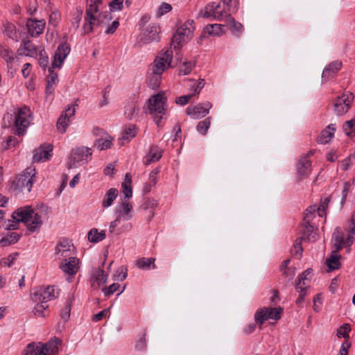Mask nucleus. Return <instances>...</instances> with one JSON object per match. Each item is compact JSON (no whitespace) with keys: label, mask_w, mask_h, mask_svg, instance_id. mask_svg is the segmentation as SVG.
<instances>
[{"label":"nucleus","mask_w":355,"mask_h":355,"mask_svg":"<svg viewBox=\"0 0 355 355\" xmlns=\"http://www.w3.org/2000/svg\"><path fill=\"white\" fill-rule=\"evenodd\" d=\"M124 0H87V8L83 25L85 33L93 31L95 26L107 24L111 19L110 12L121 11Z\"/></svg>","instance_id":"obj_1"},{"label":"nucleus","mask_w":355,"mask_h":355,"mask_svg":"<svg viewBox=\"0 0 355 355\" xmlns=\"http://www.w3.org/2000/svg\"><path fill=\"white\" fill-rule=\"evenodd\" d=\"M168 111L167 98L164 93L159 92L148 98L146 113L150 115L158 127L164 126Z\"/></svg>","instance_id":"obj_2"},{"label":"nucleus","mask_w":355,"mask_h":355,"mask_svg":"<svg viewBox=\"0 0 355 355\" xmlns=\"http://www.w3.org/2000/svg\"><path fill=\"white\" fill-rule=\"evenodd\" d=\"M12 218L17 223H24L27 230L31 233L38 231L43 224L41 215L31 206L18 208L12 214Z\"/></svg>","instance_id":"obj_3"},{"label":"nucleus","mask_w":355,"mask_h":355,"mask_svg":"<svg viewBox=\"0 0 355 355\" xmlns=\"http://www.w3.org/2000/svg\"><path fill=\"white\" fill-rule=\"evenodd\" d=\"M33 119V113L27 106H23L17 109L14 121L15 135L24 136L31 125Z\"/></svg>","instance_id":"obj_4"},{"label":"nucleus","mask_w":355,"mask_h":355,"mask_svg":"<svg viewBox=\"0 0 355 355\" xmlns=\"http://www.w3.org/2000/svg\"><path fill=\"white\" fill-rule=\"evenodd\" d=\"M18 55H15V52L4 44H0V57L4 60L6 64L8 73L10 77H14L16 74L19 64V58Z\"/></svg>","instance_id":"obj_5"},{"label":"nucleus","mask_w":355,"mask_h":355,"mask_svg":"<svg viewBox=\"0 0 355 355\" xmlns=\"http://www.w3.org/2000/svg\"><path fill=\"white\" fill-rule=\"evenodd\" d=\"M173 58V51L171 49L162 50L155 59L152 71L154 74L161 75L170 66Z\"/></svg>","instance_id":"obj_6"},{"label":"nucleus","mask_w":355,"mask_h":355,"mask_svg":"<svg viewBox=\"0 0 355 355\" xmlns=\"http://www.w3.org/2000/svg\"><path fill=\"white\" fill-rule=\"evenodd\" d=\"M354 95L351 92H345L338 96L334 102V111L337 116L345 114L351 108Z\"/></svg>","instance_id":"obj_7"},{"label":"nucleus","mask_w":355,"mask_h":355,"mask_svg":"<svg viewBox=\"0 0 355 355\" xmlns=\"http://www.w3.org/2000/svg\"><path fill=\"white\" fill-rule=\"evenodd\" d=\"M92 156V150L85 146L73 148L70 156V162L73 167L87 164Z\"/></svg>","instance_id":"obj_8"},{"label":"nucleus","mask_w":355,"mask_h":355,"mask_svg":"<svg viewBox=\"0 0 355 355\" xmlns=\"http://www.w3.org/2000/svg\"><path fill=\"white\" fill-rule=\"evenodd\" d=\"M220 8V3H209L204 9L200 11L199 16L211 20L216 19L218 21H223L227 15V12L225 10V8L222 10H219Z\"/></svg>","instance_id":"obj_9"},{"label":"nucleus","mask_w":355,"mask_h":355,"mask_svg":"<svg viewBox=\"0 0 355 355\" xmlns=\"http://www.w3.org/2000/svg\"><path fill=\"white\" fill-rule=\"evenodd\" d=\"M36 182V171L35 167L31 166L27 167L20 174L16 184L20 189H26L28 192L31 191L33 184Z\"/></svg>","instance_id":"obj_10"},{"label":"nucleus","mask_w":355,"mask_h":355,"mask_svg":"<svg viewBox=\"0 0 355 355\" xmlns=\"http://www.w3.org/2000/svg\"><path fill=\"white\" fill-rule=\"evenodd\" d=\"M282 308H266L259 309L254 314V321L260 325L263 324L268 319L275 320L281 318Z\"/></svg>","instance_id":"obj_11"},{"label":"nucleus","mask_w":355,"mask_h":355,"mask_svg":"<svg viewBox=\"0 0 355 355\" xmlns=\"http://www.w3.org/2000/svg\"><path fill=\"white\" fill-rule=\"evenodd\" d=\"M161 40V28L158 24L153 23L148 26L144 31L141 42L144 44L158 42Z\"/></svg>","instance_id":"obj_12"},{"label":"nucleus","mask_w":355,"mask_h":355,"mask_svg":"<svg viewBox=\"0 0 355 355\" xmlns=\"http://www.w3.org/2000/svg\"><path fill=\"white\" fill-rule=\"evenodd\" d=\"M76 109L73 105L68 106L59 116L56 127L58 130L63 134L66 132L67 128L71 123V118L75 115Z\"/></svg>","instance_id":"obj_13"},{"label":"nucleus","mask_w":355,"mask_h":355,"mask_svg":"<svg viewBox=\"0 0 355 355\" xmlns=\"http://www.w3.org/2000/svg\"><path fill=\"white\" fill-rule=\"evenodd\" d=\"M39 50L38 47L28 37H26L21 39L17 54L20 56L36 58Z\"/></svg>","instance_id":"obj_14"},{"label":"nucleus","mask_w":355,"mask_h":355,"mask_svg":"<svg viewBox=\"0 0 355 355\" xmlns=\"http://www.w3.org/2000/svg\"><path fill=\"white\" fill-rule=\"evenodd\" d=\"M211 107L212 104L209 101H206L202 103H198L195 106L187 107L186 113L192 119H200L209 114Z\"/></svg>","instance_id":"obj_15"},{"label":"nucleus","mask_w":355,"mask_h":355,"mask_svg":"<svg viewBox=\"0 0 355 355\" xmlns=\"http://www.w3.org/2000/svg\"><path fill=\"white\" fill-rule=\"evenodd\" d=\"M58 294V291H55V286H48L40 288L37 292H35L33 297V300L46 304L47 302L56 298Z\"/></svg>","instance_id":"obj_16"},{"label":"nucleus","mask_w":355,"mask_h":355,"mask_svg":"<svg viewBox=\"0 0 355 355\" xmlns=\"http://www.w3.org/2000/svg\"><path fill=\"white\" fill-rule=\"evenodd\" d=\"M71 51V47L67 42L61 43L57 48L51 62L52 68H61L65 59Z\"/></svg>","instance_id":"obj_17"},{"label":"nucleus","mask_w":355,"mask_h":355,"mask_svg":"<svg viewBox=\"0 0 355 355\" xmlns=\"http://www.w3.org/2000/svg\"><path fill=\"white\" fill-rule=\"evenodd\" d=\"M105 261L101 263V266L95 268L92 271L90 282L92 286L95 288H100L107 282L108 274L103 270Z\"/></svg>","instance_id":"obj_18"},{"label":"nucleus","mask_w":355,"mask_h":355,"mask_svg":"<svg viewBox=\"0 0 355 355\" xmlns=\"http://www.w3.org/2000/svg\"><path fill=\"white\" fill-rule=\"evenodd\" d=\"M52 150L53 147L51 145H42L33 151V162H40L50 159L52 157Z\"/></svg>","instance_id":"obj_19"},{"label":"nucleus","mask_w":355,"mask_h":355,"mask_svg":"<svg viewBox=\"0 0 355 355\" xmlns=\"http://www.w3.org/2000/svg\"><path fill=\"white\" fill-rule=\"evenodd\" d=\"M297 175L299 180H303L311 174V162L306 157H301L297 166Z\"/></svg>","instance_id":"obj_20"},{"label":"nucleus","mask_w":355,"mask_h":355,"mask_svg":"<svg viewBox=\"0 0 355 355\" xmlns=\"http://www.w3.org/2000/svg\"><path fill=\"white\" fill-rule=\"evenodd\" d=\"M45 21L44 20L28 19L26 22V27L28 34L31 37H37L42 33L45 27Z\"/></svg>","instance_id":"obj_21"},{"label":"nucleus","mask_w":355,"mask_h":355,"mask_svg":"<svg viewBox=\"0 0 355 355\" xmlns=\"http://www.w3.org/2000/svg\"><path fill=\"white\" fill-rule=\"evenodd\" d=\"M78 259L74 257H69L68 259H64L60 266V269L69 275H75L78 270Z\"/></svg>","instance_id":"obj_22"},{"label":"nucleus","mask_w":355,"mask_h":355,"mask_svg":"<svg viewBox=\"0 0 355 355\" xmlns=\"http://www.w3.org/2000/svg\"><path fill=\"white\" fill-rule=\"evenodd\" d=\"M132 204L125 201L116 208V214L123 220H129L132 218Z\"/></svg>","instance_id":"obj_23"},{"label":"nucleus","mask_w":355,"mask_h":355,"mask_svg":"<svg viewBox=\"0 0 355 355\" xmlns=\"http://www.w3.org/2000/svg\"><path fill=\"white\" fill-rule=\"evenodd\" d=\"M23 355H47L42 343L33 342L28 344L24 351Z\"/></svg>","instance_id":"obj_24"},{"label":"nucleus","mask_w":355,"mask_h":355,"mask_svg":"<svg viewBox=\"0 0 355 355\" xmlns=\"http://www.w3.org/2000/svg\"><path fill=\"white\" fill-rule=\"evenodd\" d=\"M162 156V151L157 146H152L150 148L148 153L144 159L145 165H149L151 163L157 162Z\"/></svg>","instance_id":"obj_25"},{"label":"nucleus","mask_w":355,"mask_h":355,"mask_svg":"<svg viewBox=\"0 0 355 355\" xmlns=\"http://www.w3.org/2000/svg\"><path fill=\"white\" fill-rule=\"evenodd\" d=\"M342 67V62L338 60L331 62L329 64L325 67L322 73V78L327 80L332 76L336 74Z\"/></svg>","instance_id":"obj_26"},{"label":"nucleus","mask_w":355,"mask_h":355,"mask_svg":"<svg viewBox=\"0 0 355 355\" xmlns=\"http://www.w3.org/2000/svg\"><path fill=\"white\" fill-rule=\"evenodd\" d=\"M336 130V124H330L326 129L322 131L318 137V143L326 144L334 137Z\"/></svg>","instance_id":"obj_27"},{"label":"nucleus","mask_w":355,"mask_h":355,"mask_svg":"<svg viewBox=\"0 0 355 355\" xmlns=\"http://www.w3.org/2000/svg\"><path fill=\"white\" fill-rule=\"evenodd\" d=\"M300 232V236L304 241H315L316 239V234L315 232V227L311 223H302Z\"/></svg>","instance_id":"obj_28"},{"label":"nucleus","mask_w":355,"mask_h":355,"mask_svg":"<svg viewBox=\"0 0 355 355\" xmlns=\"http://www.w3.org/2000/svg\"><path fill=\"white\" fill-rule=\"evenodd\" d=\"M223 21L230 25L233 35L239 37L243 33V26L240 22L235 21L230 15L227 14Z\"/></svg>","instance_id":"obj_29"},{"label":"nucleus","mask_w":355,"mask_h":355,"mask_svg":"<svg viewBox=\"0 0 355 355\" xmlns=\"http://www.w3.org/2000/svg\"><path fill=\"white\" fill-rule=\"evenodd\" d=\"M119 194V191L116 188L108 189L102 200L101 205L104 209L111 207L113 202L116 200Z\"/></svg>","instance_id":"obj_30"},{"label":"nucleus","mask_w":355,"mask_h":355,"mask_svg":"<svg viewBox=\"0 0 355 355\" xmlns=\"http://www.w3.org/2000/svg\"><path fill=\"white\" fill-rule=\"evenodd\" d=\"M139 112L137 101L135 99L128 101L124 107V115L129 119H132Z\"/></svg>","instance_id":"obj_31"},{"label":"nucleus","mask_w":355,"mask_h":355,"mask_svg":"<svg viewBox=\"0 0 355 355\" xmlns=\"http://www.w3.org/2000/svg\"><path fill=\"white\" fill-rule=\"evenodd\" d=\"M70 242L67 239H63L60 241L59 244L56 246L55 254L59 257H67L70 256Z\"/></svg>","instance_id":"obj_32"},{"label":"nucleus","mask_w":355,"mask_h":355,"mask_svg":"<svg viewBox=\"0 0 355 355\" xmlns=\"http://www.w3.org/2000/svg\"><path fill=\"white\" fill-rule=\"evenodd\" d=\"M339 250H334L330 257L327 259L326 263L330 270L338 269L340 266Z\"/></svg>","instance_id":"obj_33"},{"label":"nucleus","mask_w":355,"mask_h":355,"mask_svg":"<svg viewBox=\"0 0 355 355\" xmlns=\"http://www.w3.org/2000/svg\"><path fill=\"white\" fill-rule=\"evenodd\" d=\"M20 237V234L17 232H8L3 237L0 239V245L2 247H6L10 245L15 244L19 240Z\"/></svg>","instance_id":"obj_34"},{"label":"nucleus","mask_w":355,"mask_h":355,"mask_svg":"<svg viewBox=\"0 0 355 355\" xmlns=\"http://www.w3.org/2000/svg\"><path fill=\"white\" fill-rule=\"evenodd\" d=\"M157 205L158 203L156 200L150 198L145 199L143 204L141 205V208L144 210L148 211V219L149 220L154 217V209L157 206Z\"/></svg>","instance_id":"obj_35"},{"label":"nucleus","mask_w":355,"mask_h":355,"mask_svg":"<svg viewBox=\"0 0 355 355\" xmlns=\"http://www.w3.org/2000/svg\"><path fill=\"white\" fill-rule=\"evenodd\" d=\"M106 237L105 231L98 232L96 228L91 229L87 234L88 241L91 243H96L104 240Z\"/></svg>","instance_id":"obj_36"},{"label":"nucleus","mask_w":355,"mask_h":355,"mask_svg":"<svg viewBox=\"0 0 355 355\" xmlns=\"http://www.w3.org/2000/svg\"><path fill=\"white\" fill-rule=\"evenodd\" d=\"M332 239L334 240V245L335 250H340L345 245L344 234L340 230L338 227L335 230L333 234Z\"/></svg>","instance_id":"obj_37"},{"label":"nucleus","mask_w":355,"mask_h":355,"mask_svg":"<svg viewBox=\"0 0 355 355\" xmlns=\"http://www.w3.org/2000/svg\"><path fill=\"white\" fill-rule=\"evenodd\" d=\"M194 21L192 19L187 20L185 23H184L178 30L177 33L181 34L184 37H189L191 35L193 31H194L193 26Z\"/></svg>","instance_id":"obj_38"},{"label":"nucleus","mask_w":355,"mask_h":355,"mask_svg":"<svg viewBox=\"0 0 355 355\" xmlns=\"http://www.w3.org/2000/svg\"><path fill=\"white\" fill-rule=\"evenodd\" d=\"M331 198L330 196H324L321 198L319 205H317V215L322 218L326 216V209L329 207Z\"/></svg>","instance_id":"obj_39"},{"label":"nucleus","mask_w":355,"mask_h":355,"mask_svg":"<svg viewBox=\"0 0 355 355\" xmlns=\"http://www.w3.org/2000/svg\"><path fill=\"white\" fill-rule=\"evenodd\" d=\"M60 340L57 337L52 338L49 341L46 343H42L44 350H46V354L51 355L58 351V345L60 343Z\"/></svg>","instance_id":"obj_40"},{"label":"nucleus","mask_w":355,"mask_h":355,"mask_svg":"<svg viewBox=\"0 0 355 355\" xmlns=\"http://www.w3.org/2000/svg\"><path fill=\"white\" fill-rule=\"evenodd\" d=\"M132 176L130 173L125 175V181L122 183L123 193L125 198H130L132 196V189L131 187Z\"/></svg>","instance_id":"obj_41"},{"label":"nucleus","mask_w":355,"mask_h":355,"mask_svg":"<svg viewBox=\"0 0 355 355\" xmlns=\"http://www.w3.org/2000/svg\"><path fill=\"white\" fill-rule=\"evenodd\" d=\"M113 139L111 137L100 138L95 141L94 146L99 150H104L110 148L112 145Z\"/></svg>","instance_id":"obj_42"},{"label":"nucleus","mask_w":355,"mask_h":355,"mask_svg":"<svg viewBox=\"0 0 355 355\" xmlns=\"http://www.w3.org/2000/svg\"><path fill=\"white\" fill-rule=\"evenodd\" d=\"M37 304L33 309V313L35 317L45 318L46 316L47 309L49 306L41 302H36Z\"/></svg>","instance_id":"obj_43"},{"label":"nucleus","mask_w":355,"mask_h":355,"mask_svg":"<svg viewBox=\"0 0 355 355\" xmlns=\"http://www.w3.org/2000/svg\"><path fill=\"white\" fill-rule=\"evenodd\" d=\"M137 133V127L134 124H129L125 126L122 132L121 139L126 141H130L135 137Z\"/></svg>","instance_id":"obj_44"},{"label":"nucleus","mask_w":355,"mask_h":355,"mask_svg":"<svg viewBox=\"0 0 355 355\" xmlns=\"http://www.w3.org/2000/svg\"><path fill=\"white\" fill-rule=\"evenodd\" d=\"M4 34L10 39L17 41L18 33L15 26L11 23H6L4 25Z\"/></svg>","instance_id":"obj_45"},{"label":"nucleus","mask_w":355,"mask_h":355,"mask_svg":"<svg viewBox=\"0 0 355 355\" xmlns=\"http://www.w3.org/2000/svg\"><path fill=\"white\" fill-rule=\"evenodd\" d=\"M211 125V117H207L202 121H200L198 122V123L196 125V130L197 132L205 136L207 135V131Z\"/></svg>","instance_id":"obj_46"},{"label":"nucleus","mask_w":355,"mask_h":355,"mask_svg":"<svg viewBox=\"0 0 355 355\" xmlns=\"http://www.w3.org/2000/svg\"><path fill=\"white\" fill-rule=\"evenodd\" d=\"M223 27L224 26L221 24H209L206 26L205 31L209 35L220 36L223 33Z\"/></svg>","instance_id":"obj_47"},{"label":"nucleus","mask_w":355,"mask_h":355,"mask_svg":"<svg viewBox=\"0 0 355 355\" xmlns=\"http://www.w3.org/2000/svg\"><path fill=\"white\" fill-rule=\"evenodd\" d=\"M317 214V205H313L309 206L304 213V219L302 223H311L312 219Z\"/></svg>","instance_id":"obj_48"},{"label":"nucleus","mask_w":355,"mask_h":355,"mask_svg":"<svg viewBox=\"0 0 355 355\" xmlns=\"http://www.w3.org/2000/svg\"><path fill=\"white\" fill-rule=\"evenodd\" d=\"M345 133L351 137H355V117L347 121L343 125Z\"/></svg>","instance_id":"obj_49"},{"label":"nucleus","mask_w":355,"mask_h":355,"mask_svg":"<svg viewBox=\"0 0 355 355\" xmlns=\"http://www.w3.org/2000/svg\"><path fill=\"white\" fill-rule=\"evenodd\" d=\"M155 261V258L143 257V258L139 259L137 261L136 266L140 269H148V268H150V266H151V264H154ZM155 268V265H153V268Z\"/></svg>","instance_id":"obj_50"},{"label":"nucleus","mask_w":355,"mask_h":355,"mask_svg":"<svg viewBox=\"0 0 355 355\" xmlns=\"http://www.w3.org/2000/svg\"><path fill=\"white\" fill-rule=\"evenodd\" d=\"M19 253L17 252L10 254L8 257H3L0 261L1 266L10 267L14 261L19 257Z\"/></svg>","instance_id":"obj_51"},{"label":"nucleus","mask_w":355,"mask_h":355,"mask_svg":"<svg viewBox=\"0 0 355 355\" xmlns=\"http://www.w3.org/2000/svg\"><path fill=\"white\" fill-rule=\"evenodd\" d=\"M82 10L78 9H76L73 13V17L71 19V24L75 30H77L79 28L80 23L82 20Z\"/></svg>","instance_id":"obj_52"},{"label":"nucleus","mask_w":355,"mask_h":355,"mask_svg":"<svg viewBox=\"0 0 355 355\" xmlns=\"http://www.w3.org/2000/svg\"><path fill=\"white\" fill-rule=\"evenodd\" d=\"M196 63L193 62H184L180 67L179 75L186 76L189 74L193 68L195 67Z\"/></svg>","instance_id":"obj_53"},{"label":"nucleus","mask_w":355,"mask_h":355,"mask_svg":"<svg viewBox=\"0 0 355 355\" xmlns=\"http://www.w3.org/2000/svg\"><path fill=\"white\" fill-rule=\"evenodd\" d=\"M161 78V75L154 74L153 71H152V74L148 79V87L152 89H157L160 85Z\"/></svg>","instance_id":"obj_54"},{"label":"nucleus","mask_w":355,"mask_h":355,"mask_svg":"<svg viewBox=\"0 0 355 355\" xmlns=\"http://www.w3.org/2000/svg\"><path fill=\"white\" fill-rule=\"evenodd\" d=\"M37 55H39L38 62L40 66L43 70H46L49 64V57L45 50L44 49L39 50Z\"/></svg>","instance_id":"obj_55"},{"label":"nucleus","mask_w":355,"mask_h":355,"mask_svg":"<svg viewBox=\"0 0 355 355\" xmlns=\"http://www.w3.org/2000/svg\"><path fill=\"white\" fill-rule=\"evenodd\" d=\"M71 302L70 300H67L64 303V308L61 310L60 315L61 318L64 320V322H67L69 317L71 309Z\"/></svg>","instance_id":"obj_56"},{"label":"nucleus","mask_w":355,"mask_h":355,"mask_svg":"<svg viewBox=\"0 0 355 355\" xmlns=\"http://www.w3.org/2000/svg\"><path fill=\"white\" fill-rule=\"evenodd\" d=\"M185 37L176 32L172 37L171 46H173L174 49H179L182 46Z\"/></svg>","instance_id":"obj_57"},{"label":"nucleus","mask_w":355,"mask_h":355,"mask_svg":"<svg viewBox=\"0 0 355 355\" xmlns=\"http://www.w3.org/2000/svg\"><path fill=\"white\" fill-rule=\"evenodd\" d=\"M303 241H304V240L302 239V238L298 237L296 239V240L293 244V250H292V252L295 255L298 256L299 257H302V254L303 252V248L302 246Z\"/></svg>","instance_id":"obj_58"},{"label":"nucleus","mask_w":355,"mask_h":355,"mask_svg":"<svg viewBox=\"0 0 355 355\" xmlns=\"http://www.w3.org/2000/svg\"><path fill=\"white\" fill-rule=\"evenodd\" d=\"M350 326L348 324H342L337 330L336 336L338 338H347L349 337L350 331Z\"/></svg>","instance_id":"obj_59"},{"label":"nucleus","mask_w":355,"mask_h":355,"mask_svg":"<svg viewBox=\"0 0 355 355\" xmlns=\"http://www.w3.org/2000/svg\"><path fill=\"white\" fill-rule=\"evenodd\" d=\"M135 349L137 351L142 352L145 351L146 349V333H144L141 337L136 340L135 345Z\"/></svg>","instance_id":"obj_60"},{"label":"nucleus","mask_w":355,"mask_h":355,"mask_svg":"<svg viewBox=\"0 0 355 355\" xmlns=\"http://www.w3.org/2000/svg\"><path fill=\"white\" fill-rule=\"evenodd\" d=\"M120 286L118 283H113L107 287L103 288L102 291L105 297H110L118 291Z\"/></svg>","instance_id":"obj_61"},{"label":"nucleus","mask_w":355,"mask_h":355,"mask_svg":"<svg viewBox=\"0 0 355 355\" xmlns=\"http://www.w3.org/2000/svg\"><path fill=\"white\" fill-rule=\"evenodd\" d=\"M307 281H309L307 277L300 278L295 285L296 291L298 293H306Z\"/></svg>","instance_id":"obj_62"},{"label":"nucleus","mask_w":355,"mask_h":355,"mask_svg":"<svg viewBox=\"0 0 355 355\" xmlns=\"http://www.w3.org/2000/svg\"><path fill=\"white\" fill-rule=\"evenodd\" d=\"M55 68H52V65L49 67V75L47 77V83L55 85L58 82V73L54 71Z\"/></svg>","instance_id":"obj_63"},{"label":"nucleus","mask_w":355,"mask_h":355,"mask_svg":"<svg viewBox=\"0 0 355 355\" xmlns=\"http://www.w3.org/2000/svg\"><path fill=\"white\" fill-rule=\"evenodd\" d=\"M172 10V6L168 3H162L157 10V15L161 17Z\"/></svg>","instance_id":"obj_64"}]
</instances>
